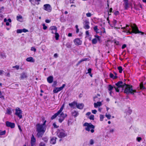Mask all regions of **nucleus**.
Listing matches in <instances>:
<instances>
[{"mask_svg":"<svg viewBox=\"0 0 146 146\" xmlns=\"http://www.w3.org/2000/svg\"><path fill=\"white\" fill-rule=\"evenodd\" d=\"M115 85L116 87H115V88L117 92H122L124 88H125L124 92L127 94H130L133 95L134 93L137 92L136 90L133 89L132 86L126 84L122 81L118 82L115 84Z\"/></svg>","mask_w":146,"mask_h":146,"instance_id":"nucleus-1","label":"nucleus"},{"mask_svg":"<svg viewBox=\"0 0 146 146\" xmlns=\"http://www.w3.org/2000/svg\"><path fill=\"white\" fill-rule=\"evenodd\" d=\"M42 120L43 122L42 124L38 123L36 125V131L37 132L36 135L38 137H41L46 129V121L44 117L42 119Z\"/></svg>","mask_w":146,"mask_h":146,"instance_id":"nucleus-2","label":"nucleus"},{"mask_svg":"<svg viewBox=\"0 0 146 146\" xmlns=\"http://www.w3.org/2000/svg\"><path fill=\"white\" fill-rule=\"evenodd\" d=\"M131 28L129 27V26L128 25H126L125 27H122V29H125V30L123 31V32L126 33L128 35L129 34H132V33H141V35H143L144 33L141 32H140L138 29V28L137 26L135 24L133 25H131L130 26Z\"/></svg>","mask_w":146,"mask_h":146,"instance_id":"nucleus-3","label":"nucleus"},{"mask_svg":"<svg viewBox=\"0 0 146 146\" xmlns=\"http://www.w3.org/2000/svg\"><path fill=\"white\" fill-rule=\"evenodd\" d=\"M84 126L86 127L85 128V129L88 131H90V129H92L90 130L92 133H93L94 132V129L95 128V126L92 125L91 123H85L84 124Z\"/></svg>","mask_w":146,"mask_h":146,"instance_id":"nucleus-4","label":"nucleus"},{"mask_svg":"<svg viewBox=\"0 0 146 146\" xmlns=\"http://www.w3.org/2000/svg\"><path fill=\"white\" fill-rule=\"evenodd\" d=\"M58 136L60 138H63L67 135V133L65 131L62 129H58L57 131Z\"/></svg>","mask_w":146,"mask_h":146,"instance_id":"nucleus-5","label":"nucleus"},{"mask_svg":"<svg viewBox=\"0 0 146 146\" xmlns=\"http://www.w3.org/2000/svg\"><path fill=\"white\" fill-rule=\"evenodd\" d=\"M15 114L20 119H21L22 118V111L19 108H16Z\"/></svg>","mask_w":146,"mask_h":146,"instance_id":"nucleus-6","label":"nucleus"},{"mask_svg":"<svg viewBox=\"0 0 146 146\" xmlns=\"http://www.w3.org/2000/svg\"><path fill=\"white\" fill-rule=\"evenodd\" d=\"M66 116L67 115L66 114H64L63 112H61L58 115V117H60L58 119L59 122L60 123H62Z\"/></svg>","mask_w":146,"mask_h":146,"instance_id":"nucleus-7","label":"nucleus"},{"mask_svg":"<svg viewBox=\"0 0 146 146\" xmlns=\"http://www.w3.org/2000/svg\"><path fill=\"white\" fill-rule=\"evenodd\" d=\"M43 9L49 12H50L52 9V8L49 4H46L43 6Z\"/></svg>","mask_w":146,"mask_h":146,"instance_id":"nucleus-8","label":"nucleus"},{"mask_svg":"<svg viewBox=\"0 0 146 146\" xmlns=\"http://www.w3.org/2000/svg\"><path fill=\"white\" fill-rule=\"evenodd\" d=\"M65 86V84H63L62 86L60 87L55 88L53 90V92L55 93H58V92L62 90L64 87Z\"/></svg>","mask_w":146,"mask_h":146,"instance_id":"nucleus-9","label":"nucleus"},{"mask_svg":"<svg viewBox=\"0 0 146 146\" xmlns=\"http://www.w3.org/2000/svg\"><path fill=\"white\" fill-rule=\"evenodd\" d=\"M90 23L88 20H85L83 22L84 28L86 29H89L90 27L89 26Z\"/></svg>","mask_w":146,"mask_h":146,"instance_id":"nucleus-10","label":"nucleus"},{"mask_svg":"<svg viewBox=\"0 0 146 146\" xmlns=\"http://www.w3.org/2000/svg\"><path fill=\"white\" fill-rule=\"evenodd\" d=\"M6 125L7 126L10 127L11 128H14L15 127V124L14 123L9 121H6Z\"/></svg>","mask_w":146,"mask_h":146,"instance_id":"nucleus-11","label":"nucleus"},{"mask_svg":"<svg viewBox=\"0 0 146 146\" xmlns=\"http://www.w3.org/2000/svg\"><path fill=\"white\" fill-rule=\"evenodd\" d=\"M74 43L76 45H80L82 44V41L78 38L75 39L74 40Z\"/></svg>","mask_w":146,"mask_h":146,"instance_id":"nucleus-12","label":"nucleus"},{"mask_svg":"<svg viewBox=\"0 0 146 146\" xmlns=\"http://www.w3.org/2000/svg\"><path fill=\"white\" fill-rule=\"evenodd\" d=\"M50 29L52 31L51 33L52 34H54L57 32V28L55 26H52L50 27Z\"/></svg>","mask_w":146,"mask_h":146,"instance_id":"nucleus-13","label":"nucleus"},{"mask_svg":"<svg viewBox=\"0 0 146 146\" xmlns=\"http://www.w3.org/2000/svg\"><path fill=\"white\" fill-rule=\"evenodd\" d=\"M36 139L35 138L34 135H32V136L31 138V145H35Z\"/></svg>","mask_w":146,"mask_h":146,"instance_id":"nucleus-14","label":"nucleus"},{"mask_svg":"<svg viewBox=\"0 0 146 146\" xmlns=\"http://www.w3.org/2000/svg\"><path fill=\"white\" fill-rule=\"evenodd\" d=\"M125 9L127 10L129 7V6L128 4V0H125L124 1V3L123 4Z\"/></svg>","mask_w":146,"mask_h":146,"instance_id":"nucleus-15","label":"nucleus"},{"mask_svg":"<svg viewBox=\"0 0 146 146\" xmlns=\"http://www.w3.org/2000/svg\"><path fill=\"white\" fill-rule=\"evenodd\" d=\"M95 37L96 38H94L92 40V43L93 44H96L97 43L98 40H99L100 39V37L98 35L96 36Z\"/></svg>","mask_w":146,"mask_h":146,"instance_id":"nucleus-16","label":"nucleus"},{"mask_svg":"<svg viewBox=\"0 0 146 146\" xmlns=\"http://www.w3.org/2000/svg\"><path fill=\"white\" fill-rule=\"evenodd\" d=\"M27 77V73L23 72L20 74V78L22 79H23L26 78Z\"/></svg>","mask_w":146,"mask_h":146,"instance_id":"nucleus-17","label":"nucleus"},{"mask_svg":"<svg viewBox=\"0 0 146 146\" xmlns=\"http://www.w3.org/2000/svg\"><path fill=\"white\" fill-rule=\"evenodd\" d=\"M77 102L75 101H74L71 103L69 104V106L71 108H75V106H76Z\"/></svg>","mask_w":146,"mask_h":146,"instance_id":"nucleus-18","label":"nucleus"},{"mask_svg":"<svg viewBox=\"0 0 146 146\" xmlns=\"http://www.w3.org/2000/svg\"><path fill=\"white\" fill-rule=\"evenodd\" d=\"M84 104L82 103H80V104H78L77 103L76 107L77 108L80 109H82L83 107H84Z\"/></svg>","mask_w":146,"mask_h":146,"instance_id":"nucleus-19","label":"nucleus"},{"mask_svg":"<svg viewBox=\"0 0 146 146\" xmlns=\"http://www.w3.org/2000/svg\"><path fill=\"white\" fill-rule=\"evenodd\" d=\"M53 80V77L52 76H50L47 78V81L49 83H51Z\"/></svg>","mask_w":146,"mask_h":146,"instance_id":"nucleus-20","label":"nucleus"},{"mask_svg":"<svg viewBox=\"0 0 146 146\" xmlns=\"http://www.w3.org/2000/svg\"><path fill=\"white\" fill-rule=\"evenodd\" d=\"M57 139V138L56 137H53L50 140V143L54 144L56 143V139Z\"/></svg>","mask_w":146,"mask_h":146,"instance_id":"nucleus-21","label":"nucleus"},{"mask_svg":"<svg viewBox=\"0 0 146 146\" xmlns=\"http://www.w3.org/2000/svg\"><path fill=\"white\" fill-rule=\"evenodd\" d=\"M60 113V112H59L58 111L56 113H55L51 117V119L52 120H53L57 116L59 115V114Z\"/></svg>","mask_w":146,"mask_h":146,"instance_id":"nucleus-22","label":"nucleus"},{"mask_svg":"<svg viewBox=\"0 0 146 146\" xmlns=\"http://www.w3.org/2000/svg\"><path fill=\"white\" fill-rule=\"evenodd\" d=\"M26 60L27 61L31 62H34L35 61V60L32 57H29L27 58Z\"/></svg>","mask_w":146,"mask_h":146,"instance_id":"nucleus-23","label":"nucleus"},{"mask_svg":"<svg viewBox=\"0 0 146 146\" xmlns=\"http://www.w3.org/2000/svg\"><path fill=\"white\" fill-rule=\"evenodd\" d=\"M23 18L21 16L19 15L17 16V21L20 22H22L23 21Z\"/></svg>","mask_w":146,"mask_h":146,"instance_id":"nucleus-24","label":"nucleus"},{"mask_svg":"<svg viewBox=\"0 0 146 146\" xmlns=\"http://www.w3.org/2000/svg\"><path fill=\"white\" fill-rule=\"evenodd\" d=\"M115 86H112L110 85H109L108 86V90L109 91H112V90L113 89V88H115V87H116V85H115Z\"/></svg>","mask_w":146,"mask_h":146,"instance_id":"nucleus-25","label":"nucleus"},{"mask_svg":"<svg viewBox=\"0 0 146 146\" xmlns=\"http://www.w3.org/2000/svg\"><path fill=\"white\" fill-rule=\"evenodd\" d=\"M95 108H97L98 106H100L102 105V103L100 102H98L96 103H95L94 104Z\"/></svg>","mask_w":146,"mask_h":146,"instance_id":"nucleus-26","label":"nucleus"},{"mask_svg":"<svg viewBox=\"0 0 146 146\" xmlns=\"http://www.w3.org/2000/svg\"><path fill=\"white\" fill-rule=\"evenodd\" d=\"M72 115L74 117H76L78 115V113L76 111H74L72 112Z\"/></svg>","mask_w":146,"mask_h":146,"instance_id":"nucleus-27","label":"nucleus"},{"mask_svg":"<svg viewBox=\"0 0 146 146\" xmlns=\"http://www.w3.org/2000/svg\"><path fill=\"white\" fill-rule=\"evenodd\" d=\"M145 89V87L143 86V84L142 83H141L139 85V87L137 89L138 90H143Z\"/></svg>","mask_w":146,"mask_h":146,"instance_id":"nucleus-28","label":"nucleus"},{"mask_svg":"<svg viewBox=\"0 0 146 146\" xmlns=\"http://www.w3.org/2000/svg\"><path fill=\"white\" fill-rule=\"evenodd\" d=\"M98 27L97 26H95L94 27V31L97 33H99V32L98 31L99 29L98 28Z\"/></svg>","mask_w":146,"mask_h":146,"instance_id":"nucleus-29","label":"nucleus"},{"mask_svg":"<svg viewBox=\"0 0 146 146\" xmlns=\"http://www.w3.org/2000/svg\"><path fill=\"white\" fill-rule=\"evenodd\" d=\"M0 56L2 58L4 59L6 57V56L5 54L3 53H1L0 54Z\"/></svg>","mask_w":146,"mask_h":146,"instance_id":"nucleus-30","label":"nucleus"},{"mask_svg":"<svg viewBox=\"0 0 146 146\" xmlns=\"http://www.w3.org/2000/svg\"><path fill=\"white\" fill-rule=\"evenodd\" d=\"M110 78L113 79H116L117 78V76H114L113 74L111 73H110Z\"/></svg>","mask_w":146,"mask_h":146,"instance_id":"nucleus-31","label":"nucleus"},{"mask_svg":"<svg viewBox=\"0 0 146 146\" xmlns=\"http://www.w3.org/2000/svg\"><path fill=\"white\" fill-rule=\"evenodd\" d=\"M72 44L70 42H68L66 43V46L68 48H70L71 47Z\"/></svg>","mask_w":146,"mask_h":146,"instance_id":"nucleus-32","label":"nucleus"},{"mask_svg":"<svg viewBox=\"0 0 146 146\" xmlns=\"http://www.w3.org/2000/svg\"><path fill=\"white\" fill-rule=\"evenodd\" d=\"M86 58H84L81 59V60H80V61H79L77 64V66H78L81 62H83L84 61H86Z\"/></svg>","mask_w":146,"mask_h":146,"instance_id":"nucleus-33","label":"nucleus"},{"mask_svg":"<svg viewBox=\"0 0 146 146\" xmlns=\"http://www.w3.org/2000/svg\"><path fill=\"white\" fill-rule=\"evenodd\" d=\"M86 58H84L81 59V60H80V61H79L77 64V66H78L81 62H83L84 61H86Z\"/></svg>","mask_w":146,"mask_h":146,"instance_id":"nucleus-34","label":"nucleus"},{"mask_svg":"<svg viewBox=\"0 0 146 146\" xmlns=\"http://www.w3.org/2000/svg\"><path fill=\"white\" fill-rule=\"evenodd\" d=\"M54 34H55V37L56 40L58 39L59 37V34L56 32Z\"/></svg>","mask_w":146,"mask_h":146,"instance_id":"nucleus-35","label":"nucleus"},{"mask_svg":"<svg viewBox=\"0 0 146 146\" xmlns=\"http://www.w3.org/2000/svg\"><path fill=\"white\" fill-rule=\"evenodd\" d=\"M119 70V72L120 73H121L122 72L123 70L122 67L121 66H119L117 68Z\"/></svg>","mask_w":146,"mask_h":146,"instance_id":"nucleus-36","label":"nucleus"},{"mask_svg":"<svg viewBox=\"0 0 146 146\" xmlns=\"http://www.w3.org/2000/svg\"><path fill=\"white\" fill-rule=\"evenodd\" d=\"M12 113V111L10 109H7V113L9 115L11 114Z\"/></svg>","mask_w":146,"mask_h":146,"instance_id":"nucleus-37","label":"nucleus"},{"mask_svg":"<svg viewBox=\"0 0 146 146\" xmlns=\"http://www.w3.org/2000/svg\"><path fill=\"white\" fill-rule=\"evenodd\" d=\"M64 107V104L62 105L61 107L60 108V109L58 111L60 113L62 112Z\"/></svg>","mask_w":146,"mask_h":146,"instance_id":"nucleus-38","label":"nucleus"},{"mask_svg":"<svg viewBox=\"0 0 146 146\" xmlns=\"http://www.w3.org/2000/svg\"><path fill=\"white\" fill-rule=\"evenodd\" d=\"M6 133V131L5 130H4L3 131H2L1 130H0V135H3L5 134Z\"/></svg>","mask_w":146,"mask_h":146,"instance_id":"nucleus-39","label":"nucleus"},{"mask_svg":"<svg viewBox=\"0 0 146 146\" xmlns=\"http://www.w3.org/2000/svg\"><path fill=\"white\" fill-rule=\"evenodd\" d=\"M42 139L45 142H46L48 141V138L47 137H44L42 138Z\"/></svg>","mask_w":146,"mask_h":146,"instance_id":"nucleus-40","label":"nucleus"},{"mask_svg":"<svg viewBox=\"0 0 146 146\" xmlns=\"http://www.w3.org/2000/svg\"><path fill=\"white\" fill-rule=\"evenodd\" d=\"M94 116L93 115H91L88 117V118L90 120H94Z\"/></svg>","mask_w":146,"mask_h":146,"instance_id":"nucleus-41","label":"nucleus"},{"mask_svg":"<svg viewBox=\"0 0 146 146\" xmlns=\"http://www.w3.org/2000/svg\"><path fill=\"white\" fill-rule=\"evenodd\" d=\"M106 116L107 118L108 119H110L111 115L109 114L106 113Z\"/></svg>","mask_w":146,"mask_h":146,"instance_id":"nucleus-42","label":"nucleus"},{"mask_svg":"<svg viewBox=\"0 0 146 146\" xmlns=\"http://www.w3.org/2000/svg\"><path fill=\"white\" fill-rule=\"evenodd\" d=\"M89 143L90 145H93L94 143V141L93 139H91L89 141Z\"/></svg>","mask_w":146,"mask_h":146,"instance_id":"nucleus-43","label":"nucleus"},{"mask_svg":"<svg viewBox=\"0 0 146 146\" xmlns=\"http://www.w3.org/2000/svg\"><path fill=\"white\" fill-rule=\"evenodd\" d=\"M104 116L103 115H100V121H102L103 120L104 118Z\"/></svg>","mask_w":146,"mask_h":146,"instance_id":"nucleus-44","label":"nucleus"},{"mask_svg":"<svg viewBox=\"0 0 146 146\" xmlns=\"http://www.w3.org/2000/svg\"><path fill=\"white\" fill-rule=\"evenodd\" d=\"M86 16L88 17H90L92 16V14L91 13H86Z\"/></svg>","mask_w":146,"mask_h":146,"instance_id":"nucleus-45","label":"nucleus"},{"mask_svg":"<svg viewBox=\"0 0 146 146\" xmlns=\"http://www.w3.org/2000/svg\"><path fill=\"white\" fill-rule=\"evenodd\" d=\"M19 65H16L15 66H13V68H16L17 70H19Z\"/></svg>","mask_w":146,"mask_h":146,"instance_id":"nucleus-46","label":"nucleus"},{"mask_svg":"<svg viewBox=\"0 0 146 146\" xmlns=\"http://www.w3.org/2000/svg\"><path fill=\"white\" fill-rule=\"evenodd\" d=\"M57 82L56 81H54L52 86L54 87H55V86L57 84Z\"/></svg>","mask_w":146,"mask_h":146,"instance_id":"nucleus-47","label":"nucleus"},{"mask_svg":"<svg viewBox=\"0 0 146 146\" xmlns=\"http://www.w3.org/2000/svg\"><path fill=\"white\" fill-rule=\"evenodd\" d=\"M136 140L138 142H140V141L142 140V138L140 137H137L136 138Z\"/></svg>","mask_w":146,"mask_h":146,"instance_id":"nucleus-48","label":"nucleus"},{"mask_svg":"<svg viewBox=\"0 0 146 146\" xmlns=\"http://www.w3.org/2000/svg\"><path fill=\"white\" fill-rule=\"evenodd\" d=\"M4 7H2L0 8V13H2L4 11Z\"/></svg>","mask_w":146,"mask_h":146,"instance_id":"nucleus-49","label":"nucleus"},{"mask_svg":"<svg viewBox=\"0 0 146 146\" xmlns=\"http://www.w3.org/2000/svg\"><path fill=\"white\" fill-rule=\"evenodd\" d=\"M17 33H20L22 32V29H18L17 30Z\"/></svg>","mask_w":146,"mask_h":146,"instance_id":"nucleus-50","label":"nucleus"},{"mask_svg":"<svg viewBox=\"0 0 146 146\" xmlns=\"http://www.w3.org/2000/svg\"><path fill=\"white\" fill-rule=\"evenodd\" d=\"M42 25L43 27V29L44 30H46L47 29V27L45 25V24H42Z\"/></svg>","mask_w":146,"mask_h":146,"instance_id":"nucleus-51","label":"nucleus"},{"mask_svg":"<svg viewBox=\"0 0 146 146\" xmlns=\"http://www.w3.org/2000/svg\"><path fill=\"white\" fill-rule=\"evenodd\" d=\"M22 32L26 33L27 32H28L29 31L27 29H22Z\"/></svg>","mask_w":146,"mask_h":146,"instance_id":"nucleus-52","label":"nucleus"},{"mask_svg":"<svg viewBox=\"0 0 146 146\" xmlns=\"http://www.w3.org/2000/svg\"><path fill=\"white\" fill-rule=\"evenodd\" d=\"M45 146V144L43 142H41L39 144V146Z\"/></svg>","mask_w":146,"mask_h":146,"instance_id":"nucleus-53","label":"nucleus"},{"mask_svg":"<svg viewBox=\"0 0 146 146\" xmlns=\"http://www.w3.org/2000/svg\"><path fill=\"white\" fill-rule=\"evenodd\" d=\"M31 51H33L35 52L36 50V49L34 47H32L31 48Z\"/></svg>","mask_w":146,"mask_h":146,"instance_id":"nucleus-54","label":"nucleus"},{"mask_svg":"<svg viewBox=\"0 0 146 146\" xmlns=\"http://www.w3.org/2000/svg\"><path fill=\"white\" fill-rule=\"evenodd\" d=\"M92 69L90 68H89L88 70V72L86 73V74L89 73L90 74L91 72Z\"/></svg>","mask_w":146,"mask_h":146,"instance_id":"nucleus-55","label":"nucleus"},{"mask_svg":"<svg viewBox=\"0 0 146 146\" xmlns=\"http://www.w3.org/2000/svg\"><path fill=\"white\" fill-rule=\"evenodd\" d=\"M97 112V111L96 110H92V113L94 114H96Z\"/></svg>","mask_w":146,"mask_h":146,"instance_id":"nucleus-56","label":"nucleus"},{"mask_svg":"<svg viewBox=\"0 0 146 146\" xmlns=\"http://www.w3.org/2000/svg\"><path fill=\"white\" fill-rule=\"evenodd\" d=\"M4 72L3 71L0 70V75L2 76L3 75Z\"/></svg>","mask_w":146,"mask_h":146,"instance_id":"nucleus-57","label":"nucleus"},{"mask_svg":"<svg viewBox=\"0 0 146 146\" xmlns=\"http://www.w3.org/2000/svg\"><path fill=\"white\" fill-rule=\"evenodd\" d=\"M114 14L115 15H119V12L118 11H115L114 12Z\"/></svg>","mask_w":146,"mask_h":146,"instance_id":"nucleus-58","label":"nucleus"},{"mask_svg":"<svg viewBox=\"0 0 146 146\" xmlns=\"http://www.w3.org/2000/svg\"><path fill=\"white\" fill-rule=\"evenodd\" d=\"M109 131L110 133H113L114 131V129H110Z\"/></svg>","mask_w":146,"mask_h":146,"instance_id":"nucleus-59","label":"nucleus"},{"mask_svg":"<svg viewBox=\"0 0 146 146\" xmlns=\"http://www.w3.org/2000/svg\"><path fill=\"white\" fill-rule=\"evenodd\" d=\"M126 47V45L125 44H123L122 46V48L123 49H124Z\"/></svg>","mask_w":146,"mask_h":146,"instance_id":"nucleus-60","label":"nucleus"},{"mask_svg":"<svg viewBox=\"0 0 146 146\" xmlns=\"http://www.w3.org/2000/svg\"><path fill=\"white\" fill-rule=\"evenodd\" d=\"M53 126L55 128H57L58 127L57 125L55 123H53Z\"/></svg>","mask_w":146,"mask_h":146,"instance_id":"nucleus-61","label":"nucleus"},{"mask_svg":"<svg viewBox=\"0 0 146 146\" xmlns=\"http://www.w3.org/2000/svg\"><path fill=\"white\" fill-rule=\"evenodd\" d=\"M45 21L46 23H49L50 22V21L49 20L46 19L45 20Z\"/></svg>","mask_w":146,"mask_h":146,"instance_id":"nucleus-62","label":"nucleus"},{"mask_svg":"<svg viewBox=\"0 0 146 146\" xmlns=\"http://www.w3.org/2000/svg\"><path fill=\"white\" fill-rule=\"evenodd\" d=\"M91 113L90 112H88L87 113L86 115H90Z\"/></svg>","mask_w":146,"mask_h":146,"instance_id":"nucleus-63","label":"nucleus"},{"mask_svg":"<svg viewBox=\"0 0 146 146\" xmlns=\"http://www.w3.org/2000/svg\"><path fill=\"white\" fill-rule=\"evenodd\" d=\"M86 34L87 35H89V33L88 31H86Z\"/></svg>","mask_w":146,"mask_h":146,"instance_id":"nucleus-64","label":"nucleus"}]
</instances>
